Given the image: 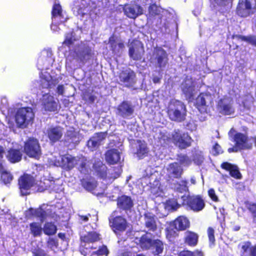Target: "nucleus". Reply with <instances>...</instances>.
Wrapping results in <instances>:
<instances>
[{
	"label": "nucleus",
	"mask_w": 256,
	"mask_h": 256,
	"mask_svg": "<svg viewBox=\"0 0 256 256\" xmlns=\"http://www.w3.org/2000/svg\"><path fill=\"white\" fill-rule=\"evenodd\" d=\"M128 56L130 59L140 61L144 54L143 44L137 40H133L128 44Z\"/></svg>",
	"instance_id": "9"
},
{
	"label": "nucleus",
	"mask_w": 256,
	"mask_h": 256,
	"mask_svg": "<svg viewBox=\"0 0 256 256\" xmlns=\"http://www.w3.org/2000/svg\"><path fill=\"white\" fill-rule=\"evenodd\" d=\"M108 44L110 50L114 54H120L125 47L124 44L122 40H120L117 42L116 37L114 34H112L108 38Z\"/></svg>",
	"instance_id": "19"
},
{
	"label": "nucleus",
	"mask_w": 256,
	"mask_h": 256,
	"mask_svg": "<svg viewBox=\"0 0 256 256\" xmlns=\"http://www.w3.org/2000/svg\"><path fill=\"white\" fill-rule=\"evenodd\" d=\"M220 167L222 169L229 172L230 176L234 178L240 179L242 178L238 168L236 165L226 162L221 164Z\"/></svg>",
	"instance_id": "23"
},
{
	"label": "nucleus",
	"mask_w": 256,
	"mask_h": 256,
	"mask_svg": "<svg viewBox=\"0 0 256 256\" xmlns=\"http://www.w3.org/2000/svg\"><path fill=\"white\" fill-rule=\"evenodd\" d=\"M34 118L32 109L30 107L22 108L18 110L15 115L16 126L24 128L32 124Z\"/></svg>",
	"instance_id": "3"
},
{
	"label": "nucleus",
	"mask_w": 256,
	"mask_h": 256,
	"mask_svg": "<svg viewBox=\"0 0 256 256\" xmlns=\"http://www.w3.org/2000/svg\"><path fill=\"white\" fill-rule=\"evenodd\" d=\"M57 230L56 226L52 222H46L42 228L44 233L48 236L55 234Z\"/></svg>",
	"instance_id": "34"
},
{
	"label": "nucleus",
	"mask_w": 256,
	"mask_h": 256,
	"mask_svg": "<svg viewBox=\"0 0 256 256\" xmlns=\"http://www.w3.org/2000/svg\"><path fill=\"white\" fill-rule=\"evenodd\" d=\"M124 14L130 18L135 19L143 13L142 7L138 4H126L123 6Z\"/></svg>",
	"instance_id": "12"
},
{
	"label": "nucleus",
	"mask_w": 256,
	"mask_h": 256,
	"mask_svg": "<svg viewBox=\"0 0 256 256\" xmlns=\"http://www.w3.org/2000/svg\"><path fill=\"white\" fill-rule=\"evenodd\" d=\"M144 226L148 230L155 232L157 229L156 217L154 214L150 212H146L144 215Z\"/></svg>",
	"instance_id": "27"
},
{
	"label": "nucleus",
	"mask_w": 256,
	"mask_h": 256,
	"mask_svg": "<svg viewBox=\"0 0 256 256\" xmlns=\"http://www.w3.org/2000/svg\"><path fill=\"white\" fill-rule=\"evenodd\" d=\"M248 209L252 214V222L256 225V204L254 203L250 204Z\"/></svg>",
	"instance_id": "53"
},
{
	"label": "nucleus",
	"mask_w": 256,
	"mask_h": 256,
	"mask_svg": "<svg viewBox=\"0 0 256 256\" xmlns=\"http://www.w3.org/2000/svg\"><path fill=\"white\" fill-rule=\"evenodd\" d=\"M82 98L86 102L92 104L94 102L97 97L92 94V92H90L89 90H86L82 94Z\"/></svg>",
	"instance_id": "42"
},
{
	"label": "nucleus",
	"mask_w": 256,
	"mask_h": 256,
	"mask_svg": "<svg viewBox=\"0 0 256 256\" xmlns=\"http://www.w3.org/2000/svg\"><path fill=\"white\" fill-rule=\"evenodd\" d=\"M119 84L124 87H133L136 83V74L130 68L122 70L118 74Z\"/></svg>",
	"instance_id": "10"
},
{
	"label": "nucleus",
	"mask_w": 256,
	"mask_h": 256,
	"mask_svg": "<svg viewBox=\"0 0 256 256\" xmlns=\"http://www.w3.org/2000/svg\"><path fill=\"white\" fill-rule=\"evenodd\" d=\"M248 137L244 134L236 132L233 138L236 146L240 150H250L252 148V144L248 143Z\"/></svg>",
	"instance_id": "17"
},
{
	"label": "nucleus",
	"mask_w": 256,
	"mask_h": 256,
	"mask_svg": "<svg viewBox=\"0 0 256 256\" xmlns=\"http://www.w3.org/2000/svg\"><path fill=\"white\" fill-rule=\"evenodd\" d=\"M176 229L184 231L190 227V222L185 216H180L177 217L172 222Z\"/></svg>",
	"instance_id": "22"
},
{
	"label": "nucleus",
	"mask_w": 256,
	"mask_h": 256,
	"mask_svg": "<svg viewBox=\"0 0 256 256\" xmlns=\"http://www.w3.org/2000/svg\"><path fill=\"white\" fill-rule=\"evenodd\" d=\"M66 141L70 144H78L80 142L78 134L74 130H69L66 136Z\"/></svg>",
	"instance_id": "38"
},
{
	"label": "nucleus",
	"mask_w": 256,
	"mask_h": 256,
	"mask_svg": "<svg viewBox=\"0 0 256 256\" xmlns=\"http://www.w3.org/2000/svg\"><path fill=\"white\" fill-rule=\"evenodd\" d=\"M208 236L210 244L214 245L215 244L214 230L212 227H208L207 230Z\"/></svg>",
	"instance_id": "55"
},
{
	"label": "nucleus",
	"mask_w": 256,
	"mask_h": 256,
	"mask_svg": "<svg viewBox=\"0 0 256 256\" xmlns=\"http://www.w3.org/2000/svg\"><path fill=\"white\" fill-rule=\"evenodd\" d=\"M220 112L224 115H231L234 113V108L231 103H223L221 100L218 104Z\"/></svg>",
	"instance_id": "31"
},
{
	"label": "nucleus",
	"mask_w": 256,
	"mask_h": 256,
	"mask_svg": "<svg viewBox=\"0 0 256 256\" xmlns=\"http://www.w3.org/2000/svg\"><path fill=\"white\" fill-rule=\"evenodd\" d=\"M120 159V153L116 148L108 150L105 154V160L109 164L118 163Z\"/></svg>",
	"instance_id": "24"
},
{
	"label": "nucleus",
	"mask_w": 256,
	"mask_h": 256,
	"mask_svg": "<svg viewBox=\"0 0 256 256\" xmlns=\"http://www.w3.org/2000/svg\"><path fill=\"white\" fill-rule=\"evenodd\" d=\"M116 200L117 207L120 210L127 212L134 206L133 200L130 196L122 194L118 196Z\"/></svg>",
	"instance_id": "18"
},
{
	"label": "nucleus",
	"mask_w": 256,
	"mask_h": 256,
	"mask_svg": "<svg viewBox=\"0 0 256 256\" xmlns=\"http://www.w3.org/2000/svg\"><path fill=\"white\" fill-rule=\"evenodd\" d=\"M92 54V50L90 47L84 46L78 54V58L81 62L84 64L90 60Z\"/></svg>",
	"instance_id": "29"
},
{
	"label": "nucleus",
	"mask_w": 256,
	"mask_h": 256,
	"mask_svg": "<svg viewBox=\"0 0 256 256\" xmlns=\"http://www.w3.org/2000/svg\"><path fill=\"white\" fill-rule=\"evenodd\" d=\"M178 230L175 228L174 226L172 224L170 227L167 228L166 230V238L169 241L173 240L176 237L178 236Z\"/></svg>",
	"instance_id": "41"
},
{
	"label": "nucleus",
	"mask_w": 256,
	"mask_h": 256,
	"mask_svg": "<svg viewBox=\"0 0 256 256\" xmlns=\"http://www.w3.org/2000/svg\"><path fill=\"white\" fill-rule=\"evenodd\" d=\"M153 240L148 238L146 234L142 235L139 240V245L143 250H148L152 248Z\"/></svg>",
	"instance_id": "37"
},
{
	"label": "nucleus",
	"mask_w": 256,
	"mask_h": 256,
	"mask_svg": "<svg viewBox=\"0 0 256 256\" xmlns=\"http://www.w3.org/2000/svg\"><path fill=\"white\" fill-rule=\"evenodd\" d=\"M192 86H189L188 87H184L183 89V92L186 95H189L190 96H192Z\"/></svg>",
	"instance_id": "64"
},
{
	"label": "nucleus",
	"mask_w": 256,
	"mask_h": 256,
	"mask_svg": "<svg viewBox=\"0 0 256 256\" xmlns=\"http://www.w3.org/2000/svg\"><path fill=\"white\" fill-rule=\"evenodd\" d=\"M137 142L138 144L136 154L140 159H142L147 156L148 150L145 142H142L140 140H138Z\"/></svg>",
	"instance_id": "32"
},
{
	"label": "nucleus",
	"mask_w": 256,
	"mask_h": 256,
	"mask_svg": "<svg viewBox=\"0 0 256 256\" xmlns=\"http://www.w3.org/2000/svg\"><path fill=\"white\" fill-rule=\"evenodd\" d=\"M188 182L185 180H181L174 183L175 189L180 192H183L188 190Z\"/></svg>",
	"instance_id": "46"
},
{
	"label": "nucleus",
	"mask_w": 256,
	"mask_h": 256,
	"mask_svg": "<svg viewBox=\"0 0 256 256\" xmlns=\"http://www.w3.org/2000/svg\"><path fill=\"white\" fill-rule=\"evenodd\" d=\"M80 182L82 186L85 189L88 190H92L94 189V184L92 182L88 181L84 178L81 180Z\"/></svg>",
	"instance_id": "54"
},
{
	"label": "nucleus",
	"mask_w": 256,
	"mask_h": 256,
	"mask_svg": "<svg viewBox=\"0 0 256 256\" xmlns=\"http://www.w3.org/2000/svg\"><path fill=\"white\" fill-rule=\"evenodd\" d=\"M58 16H62V7L59 4H54L52 10V18H55Z\"/></svg>",
	"instance_id": "49"
},
{
	"label": "nucleus",
	"mask_w": 256,
	"mask_h": 256,
	"mask_svg": "<svg viewBox=\"0 0 256 256\" xmlns=\"http://www.w3.org/2000/svg\"><path fill=\"white\" fill-rule=\"evenodd\" d=\"M48 246L50 248H57L58 246V242L56 238H50L47 240Z\"/></svg>",
	"instance_id": "59"
},
{
	"label": "nucleus",
	"mask_w": 256,
	"mask_h": 256,
	"mask_svg": "<svg viewBox=\"0 0 256 256\" xmlns=\"http://www.w3.org/2000/svg\"><path fill=\"white\" fill-rule=\"evenodd\" d=\"M122 172L121 166H114L112 168V172L108 177L109 180H114L120 176Z\"/></svg>",
	"instance_id": "48"
},
{
	"label": "nucleus",
	"mask_w": 256,
	"mask_h": 256,
	"mask_svg": "<svg viewBox=\"0 0 256 256\" xmlns=\"http://www.w3.org/2000/svg\"><path fill=\"white\" fill-rule=\"evenodd\" d=\"M213 155L218 156L222 152L221 146L216 142L212 147Z\"/></svg>",
	"instance_id": "62"
},
{
	"label": "nucleus",
	"mask_w": 256,
	"mask_h": 256,
	"mask_svg": "<svg viewBox=\"0 0 256 256\" xmlns=\"http://www.w3.org/2000/svg\"><path fill=\"white\" fill-rule=\"evenodd\" d=\"M167 114L169 118L177 122L185 120L186 116V105L180 100L171 102L168 108Z\"/></svg>",
	"instance_id": "1"
},
{
	"label": "nucleus",
	"mask_w": 256,
	"mask_h": 256,
	"mask_svg": "<svg viewBox=\"0 0 256 256\" xmlns=\"http://www.w3.org/2000/svg\"><path fill=\"white\" fill-rule=\"evenodd\" d=\"M256 11V0H239L236 8V14L246 18Z\"/></svg>",
	"instance_id": "7"
},
{
	"label": "nucleus",
	"mask_w": 256,
	"mask_h": 256,
	"mask_svg": "<svg viewBox=\"0 0 256 256\" xmlns=\"http://www.w3.org/2000/svg\"><path fill=\"white\" fill-rule=\"evenodd\" d=\"M14 176L10 171L5 170L0 173V180L5 184H10Z\"/></svg>",
	"instance_id": "44"
},
{
	"label": "nucleus",
	"mask_w": 256,
	"mask_h": 256,
	"mask_svg": "<svg viewBox=\"0 0 256 256\" xmlns=\"http://www.w3.org/2000/svg\"><path fill=\"white\" fill-rule=\"evenodd\" d=\"M152 56L158 68H164L168 63V55L166 51L160 46L154 48Z\"/></svg>",
	"instance_id": "11"
},
{
	"label": "nucleus",
	"mask_w": 256,
	"mask_h": 256,
	"mask_svg": "<svg viewBox=\"0 0 256 256\" xmlns=\"http://www.w3.org/2000/svg\"><path fill=\"white\" fill-rule=\"evenodd\" d=\"M88 161L84 157L76 159V165L77 168L82 174H86L88 172Z\"/></svg>",
	"instance_id": "33"
},
{
	"label": "nucleus",
	"mask_w": 256,
	"mask_h": 256,
	"mask_svg": "<svg viewBox=\"0 0 256 256\" xmlns=\"http://www.w3.org/2000/svg\"><path fill=\"white\" fill-rule=\"evenodd\" d=\"M236 38L238 40L246 42L253 46H256V35H249L248 36L242 35H236Z\"/></svg>",
	"instance_id": "43"
},
{
	"label": "nucleus",
	"mask_w": 256,
	"mask_h": 256,
	"mask_svg": "<svg viewBox=\"0 0 256 256\" xmlns=\"http://www.w3.org/2000/svg\"><path fill=\"white\" fill-rule=\"evenodd\" d=\"M178 256H195L194 252L187 250H184L178 254Z\"/></svg>",
	"instance_id": "61"
},
{
	"label": "nucleus",
	"mask_w": 256,
	"mask_h": 256,
	"mask_svg": "<svg viewBox=\"0 0 256 256\" xmlns=\"http://www.w3.org/2000/svg\"><path fill=\"white\" fill-rule=\"evenodd\" d=\"M177 156L180 164L188 166L192 164V160L186 154H178Z\"/></svg>",
	"instance_id": "47"
},
{
	"label": "nucleus",
	"mask_w": 256,
	"mask_h": 256,
	"mask_svg": "<svg viewBox=\"0 0 256 256\" xmlns=\"http://www.w3.org/2000/svg\"><path fill=\"white\" fill-rule=\"evenodd\" d=\"M107 136V132H98L88 140L87 142L88 147L92 151L96 150L101 145Z\"/></svg>",
	"instance_id": "14"
},
{
	"label": "nucleus",
	"mask_w": 256,
	"mask_h": 256,
	"mask_svg": "<svg viewBox=\"0 0 256 256\" xmlns=\"http://www.w3.org/2000/svg\"><path fill=\"white\" fill-rule=\"evenodd\" d=\"M170 138L172 144L180 150L191 146L194 142L188 132H182L180 129L174 130Z\"/></svg>",
	"instance_id": "2"
},
{
	"label": "nucleus",
	"mask_w": 256,
	"mask_h": 256,
	"mask_svg": "<svg viewBox=\"0 0 256 256\" xmlns=\"http://www.w3.org/2000/svg\"><path fill=\"white\" fill-rule=\"evenodd\" d=\"M75 40L74 36H72V34H68L65 38L62 44L68 46H70L72 44Z\"/></svg>",
	"instance_id": "57"
},
{
	"label": "nucleus",
	"mask_w": 256,
	"mask_h": 256,
	"mask_svg": "<svg viewBox=\"0 0 256 256\" xmlns=\"http://www.w3.org/2000/svg\"><path fill=\"white\" fill-rule=\"evenodd\" d=\"M166 208L170 210L175 211L180 207L176 200L174 198H170L166 200L165 202Z\"/></svg>",
	"instance_id": "45"
},
{
	"label": "nucleus",
	"mask_w": 256,
	"mask_h": 256,
	"mask_svg": "<svg viewBox=\"0 0 256 256\" xmlns=\"http://www.w3.org/2000/svg\"><path fill=\"white\" fill-rule=\"evenodd\" d=\"M196 106L201 113L206 112V100L203 94H200L197 98Z\"/></svg>",
	"instance_id": "40"
},
{
	"label": "nucleus",
	"mask_w": 256,
	"mask_h": 256,
	"mask_svg": "<svg viewBox=\"0 0 256 256\" xmlns=\"http://www.w3.org/2000/svg\"><path fill=\"white\" fill-rule=\"evenodd\" d=\"M108 224L112 230L116 235H120L128 226L126 220L121 216H114L110 215L108 218Z\"/></svg>",
	"instance_id": "8"
},
{
	"label": "nucleus",
	"mask_w": 256,
	"mask_h": 256,
	"mask_svg": "<svg viewBox=\"0 0 256 256\" xmlns=\"http://www.w3.org/2000/svg\"><path fill=\"white\" fill-rule=\"evenodd\" d=\"M28 212L29 216L38 218L42 222H43L47 216L46 212L42 208V206H40L38 208L36 209L30 208H28Z\"/></svg>",
	"instance_id": "28"
},
{
	"label": "nucleus",
	"mask_w": 256,
	"mask_h": 256,
	"mask_svg": "<svg viewBox=\"0 0 256 256\" xmlns=\"http://www.w3.org/2000/svg\"><path fill=\"white\" fill-rule=\"evenodd\" d=\"M164 242L160 239L153 240L152 248V250H154V255H159L162 253L164 249Z\"/></svg>",
	"instance_id": "36"
},
{
	"label": "nucleus",
	"mask_w": 256,
	"mask_h": 256,
	"mask_svg": "<svg viewBox=\"0 0 256 256\" xmlns=\"http://www.w3.org/2000/svg\"><path fill=\"white\" fill-rule=\"evenodd\" d=\"M193 161L198 165H200L203 162V158L200 155H196L193 158Z\"/></svg>",
	"instance_id": "63"
},
{
	"label": "nucleus",
	"mask_w": 256,
	"mask_h": 256,
	"mask_svg": "<svg viewBox=\"0 0 256 256\" xmlns=\"http://www.w3.org/2000/svg\"><path fill=\"white\" fill-rule=\"evenodd\" d=\"M42 105L46 111L50 112H57L60 108L58 102H56L54 97L49 94L43 96Z\"/></svg>",
	"instance_id": "13"
},
{
	"label": "nucleus",
	"mask_w": 256,
	"mask_h": 256,
	"mask_svg": "<svg viewBox=\"0 0 256 256\" xmlns=\"http://www.w3.org/2000/svg\"><path fill=\"white\" fill-rule=\"evenodd\" d=\"M134 112L133 106L128 101L124 100L116 108V114L124 118H128Z\"/></svg>",
	"instance_id": "15"
},
{
	"label": "nucleus",
	"mask_w": 256,
	"mask_h": 256,
	"mask_svg": "<svg viewBox=\"0 0 256 256\" xmlns=\"http://www.w3.org/2000/svg\"><path fill=\"white\" fill-rule=\"evenodd\" d=\"M94 256H107L108 250L106 246H102L96 251L92 252Z\"/></svg>",
	"instance_id": "50"
},
{
	"label": "nucleus",
	"mask_w": 256,
	"mask_h": 256,
	"mask_svg": "<svg viewBox=\"0 0 256 256\" xmlns=\"http://www.w3.org/2000/svg\"><path fill=\"white\" fill-rule=\"evenodd\" d=\"M198 234L192 231L187 230L185 232L184 241L185 244L191 246H196L198 242Z\"/></svg>",
	"instance_id": "26"
},
{
	"label": "nucleus",
	"mask_w": 256,
	"mask_h": 256,
	"mask_svg": "<svg viewBox=\"0 0 256 256\" xmlns=\"http://www.w3.org/2000/svg\"><path fill=\"white\" fill-rule=\"evenodd\" d=\"M76 159L71 156L64 155L62 157L61 162L63 168L67 170L72 169L76 165Z\"/></svg>",
	"instance_id": "30"
},
{
	"label": "nucleus",
	"mask_w": 256,
	"mask_h": 256,
	"mask_svg": "<svg viewBox=\"0 0 256 256\" xmlns=\"http://www.w3.org/2000/svg\"><path fill=\"white\" fill-rule=\"evenodd\" d=\"M183 205H186L194 212L202 210L206 206V204L200 195L185 196H182Z\"/></svg>",
	"instance_id": "5"
},
{
	"label": "nucleus",
	"mask_w": 256,
	"mask_h": 256,
	"mask_svg": "<svg viewBox=\"0 0 256 256\" xmlns=\"http://www.w3.org/2000/svg\"><path fill=\"white\" fill-rule=\"evenodd\" d=\"M32 256H46V252L40 248H36L32 251Z\"/></svg>",
	"instance_id": "58"
},
{
	"label": "nucleus",
	"mask_w": 256,
	"mask_h": 256,
	"mask_svg": "<svg viewBox=\"0 0 256 256\" xmlns=\"http://www.w3.org/2000/svg\"><path fill=\"white\" fill-rule=\"evenodd\" d=\"M148 14L150 16H154L160 14L158 7L155 4H151L148 7Z\"/></svg>",
	"instance_id": "51"
},
{
	"label": "nucleus",
	"mask_w": 256,
	"mask_h": 256,
	"mask_svg": "<svg viewBox=\"0 0 256 256\" xmlns=\"http://www.w3.org/2000/svg\"><path fill=\"white\" fill-rule=\"evenodd\" d=\"M18 184L20 195L26 196L30 194V190L36 184L34 178L30 174H24L18 180Z\"/></svg>",
	"instance_id": "6"
},
{
	"label": "nucleus",
	"mask_w": 256,
	"mask_h": 256,
	"mask_svg": "<svg viewBox=\"0 0 256 256\" xmlns=\"http://www.w3.org/2000/svg\"><path fill=\"white\" fill-rule=\"evenodd\" d=\"M167 170L170 177L176 179L180 178L184 172L182 168L177 162L170 163Z\"/></svg>",
	"instance_id": "20"
},
{
	"label": "nucleus",
	"mask_w": 256,
	"mask_h": 256,
	"mask_svg": "<svg viewBox=\"0 0 256 256\" xmlns=\"http://www.w3.org/2000/svg\"><path fill=\"white\" fill-rule=\"evenodd\" d=\"M253 246H251V244L250 242H246L244 243V245L242 246V254H246V253L249 252V256H252V249Z\"/></svg>",
	"instance_id": "56"
},
{
	"label": "nucleus",
	"mask_w": 256,
	"mask_h": 256,
	"mask_svg": "<svg viewBox=\"0 0 256 256\" xmlns=\"http://www.w3.org/2000/svg\"><path fill=\"white\" fill-rule=\"evenodd\" d=\"M94 174L98 178L106 180L108 178V168L100 160H96L92 165Z\"/></svg>",
	"instance_id": "16"
},
{
	"label": "nucleus",
	"mask_w": 256,
	"mask_h": 256,
	"mask_svg": "<svg viewBox=\"0 0 256 256\" xmlns=\"http://www.w3.org/2000/svg\"><path fill=\"white\" fill-rule=\"evenodd\" d=\"M47 136L51 143L54 144L58 142L62 136V128L59 126L49 128L47 131Z\"/></svg>",
	"instance_id": "21"
},
{
	"label": "nucleus",
	"mask_w": 256,
	"mask_h": 256,
	"mask_svg": "<svg viewBox=\"0 0 256 256\" xmlns=\"http://www.w3.org/2000/svg\"><path fill=\"white\" fill-rule=\"evenodd\" d=\"M24 152L30 158L38 160L42 154V149L38 139L28 138L24 144Z\"/></svg>",
	"instance_id": "4"
},
{
	"label": "nucleus",
	"mask_w": 256,
	"mask_h": 256,
	"mask_svg": "<svg viewBox=\"0 0 256 256\" xmlns=\"http://www.w3.org/2000/svg\"><path fill=\"white\" fill-rule=\"evenodd\" d=\"M100 234L95 232H88L82 237V240L86 243H92L97 242L100 240Z\"/></svg>",
	"instance_id": "35"
},
{
	"label": "nucleus",
	"mask_w": 256,
	"mask_h": 256,
	"mask_svg": "<svg viewBox=\"0 0 256 256\" xmlns=\"http://www.w3.org/2000/svg\"><path fill=\"white\" fill-rule=\"evenodd\" d=\"M30 234L34 237L40 236L42 234V228L41 224L36 222H32L30 224Z\"/></svg>",
	"instance_id": "39"
},
{
	"label": "nucleus",
	"mask_w": 256,
	"mask_h": 256,
	"mask_svg": "<svg viewBox=\"0 0 256 256\" xmlns=\"http://www.w3.org/2000/svg\"><path fill=\"white\" fill-rule=\"evenodd\" d=\"M96 248L93 247H86V246H82L80 250V253L82 254L84 256H94V254H92V252L94 251H92L93 249H96Z\"/></svg>",
	"instance_id": "52"
},
{
	"label": "nucleus",
	"mask_w": 256,
	"mask_h": 256,
	"mask_svg": "<svg viewBox=\"0 0 256 256\" xmlns=\"http://www.w3.org/2000/svg\"><path fill=\"white\" fill-rule=\"evenodd\" d=\"M208 195L212 201L215 202L218 201V198L216 195L215 190L214 188H210L208 190Z\"/></svg>",
	"instance_id": "60"
},
{
	"label": "nucleus",
	"mask_w": 256,
	"mask_h": 256,
	"mask_svg": "<svg viewBox=\"0 0 256 256\" xmlns=\"http://www.w3.org/2000/svg\"><path fill=\"white\" fill-rule=\"evenodd\" d=\"M22 154L20 150L14 148H9L6 156L7 160L12 164L20 162L22 159Z\"/></svg>",
	"instance_id": "25"
}]
</instances>
